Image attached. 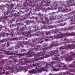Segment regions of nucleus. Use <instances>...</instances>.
I'll list each match as a JSON object with an SVG mask.
<instances>
[{
  "label": "nucleus",
  "instance_id": "obj_59",
  "mask_svg": "<svg viewBox=\"0 0 75 75\" xmlns=\"http://www.w3.org/2000/svg\"><path fill=\"white\" fill-rule=\"evenodd\" d=\"M73 63H74V64H75V61L73 62Z\"/></svg>",
  "mask_w": 75,
  "mask_h": 75
},
{
  "label": "nucleus",
  "instance_id": "obj_30",
  "mask_svg": "<svg viewBox=\"0 0 75 75\" xmlns=\"http://www.w3.org/2000/svg\"><path fill=\"white\" fill-rule=\"evenodd\" d=\"M48 45H47L45 43H44L43 44V47H46V46H47Z\"/></svg>",
  "mask_w": 75,
  "mask_h": 75
},
{
  "label": "nucleus",
  "instance_id": "obj_27",
  "mask_svg": "<svg viewBox=\"0 0 75 75\" xmlns=\"http://www.w3.org/2000/svg\"><path fill=\"white\" fill-rule=\"evenodd\" d=\"M4 8V6L3 5H1L0 6V8H1V9H3Z\"/></svg>",
  "mask_w": 75,
  "mask_h": 75
},
{
  "label": "nucleus",
  "instance_id": "obj_23",
  "mask_svg": "<svg viewBox=\"0 0 75 75\" xmlns=\"http://www.w3.org/2000/svg\"><path fill=\"white\" fill-rule=\"evenodd\" d=\"M70 23H71V24H73V23H74V22H75V20L74 19H70Z\"/></svg>",
  "mask_w": 75,
  "mask_h": 75
},
{
  "label": "nucleus",
  "instance_id": "obj_34",
  "mask_svg": "<svg viewBox=\"0 0 75 75\" xmlns=\"http://www.w3.org/2000/svg\"><path fill=\"white\" fill-rule=\"evenodd\" d=\"M69 67H70V68H75V66H73V65L72 66L71 65H70L69 66Z\"/></svg>",
  "mask_w": 75,
  "mask_h": 75
},
{
  "label": "nucleus",
  "instance_id": "obj_1",
  "mask_svg": "<svg viewBox=\"0 0 75 75\" xmlns=\"http://www.w3.org/2000/svg\"><path fill=\"white\" fill-rule=\"evenodd\" d=\"M59 45V44L57 43V42H53L52 45H51L50 46L48 47H45L42 49V50H44V51H43L42 52H40L39 53V57H41V58H46V57L48 56V55L46 54V50H48V48H51L52 47H57Z\"/></svg>",
  "mask_w": 75,
  "mask_h": 75
},
{
  "label": "nucleus",
  "instance_id": "obj_21",
  "mask_svg": "<svg viewBox=\"0 0 75 75\" xmlns=\"http://www.w3.org/2000/svg\"><path fill=\"white\" fill-rule=\"evenodd\" d=\"M11 68L7 66H6L5 67V69L6 70H8L9 69H11Z\"/></svg>",
  "mask_w": 75,
  "mask_h": 75
},
{
  "label": "nucleus",
  "instance_id": "obj_56",
  "mask_svg": "<svg viewBox=\"0 0 75 75\" xmlns=\"http://www.w3.org/2000/svg\"><path fill=\"white\" fill-rule=\"evenodd\" d=\"M25 71H27V69H25Z\"/></svg>",
  "mask_w": 75,
  "mask_h": 75
},
{
  "label": "nucleus",
  "instance_id": "obj_33",
  "mask_svg": "<svg viewBox=\"0 0 75 75\" xmlns=\"http://www.w3.org/2000/svg\"><path fill=\"white\" fill-rule=\"evenodd\" d=\"M69 40H67V42H66V43L65 44V45H66V44H67V43H69Z\"/></svg>",
  "mask_w": 75,
  "mask_h": 75
},
{
  "label": "nucleus",
  "instance_id": "obj_53",
  "mask_svg": "<svg viewBox=\"0 0 75 75\" xmlns=\"http://www.w3.org/2000/svg\"><path fill=\"white\" fill-rule=\"evenodd\" d=\"M26 22L27 23H29V21L28 20L26 21Z\"/></svg>",
  "mask_w": 75,
  "mask_h": 75
},
{
  "label": "nucleus",
  "instance_id": "obj_62",
  "mask_svg": "<svg viewBox=\"0 0 75 75\" xmlns=\"http://www.w3.org/2000/svg\"><path fill=\"white\" fill-rule=\"evenodd\" d=\"M48 9H50V7H49L48 8Z\"/></svg>",
  "mask_w": 75,
  "mask_h": 75
},
{
  "label": "nucleus",
  "instance_id": "obj_60",
  "mask_svg": "<svg viewBox=\"0 0 75 75\" xmlns=\"http://www.w3.org/2000/svg\"><path fill=\"white\" fill-rule=\"evenodd\" d=\"M27 38H25V39L26 40H27Z\"/></svg>",
  "mask_w": 75,
  "mask_h": 75
},
{
  "label": "nucleus",
  "instance_id": "obj_50",
  "mask_svg": "<svg viewBox=\"0 0 75 75\" xmlns=\"http://www.w3.org/2000/svg\"><path fill=\"white\" fill-rule=\"evenodd\" d=\"M8 74H9V73H8V71H7L6 72V75H8Z\"/></svg>",
  "mask_w": 75,
  "mask_h": 75
},
{
  "label": "nucleus",
  "instance_id": "obj_47",
  "mask_svg": "<svg viewBox=\"0 0 75 75\" xmlns=\"http://www.w3.org/2000/svg\"><path fill=\"white\" fill-rule=\"evenodd\" d=\"M13 53L12 52H11L9 54L10 55H13Z\"/></svg>",
  "mask_w": 75,
  "mask_h": 75
},
{
  "label": "nucleus",
  "instance_id": "obj_55",
  "mask_svg": "<svg viewBox=\"0 0 75 75\" xmlns=\"http://www.w3.org/2000/svg\"><path fill=\"white\" fill-rule=\"evenodd\" d=\"M34 57H35L36 58V57H37V55H34Z\"/></svg>",
  "mask_w": 75,
  "mask_h": 75
},
{
  "label": "nucleus",
  "instance_id": "obj_37",
  "mask_svg": "<svg viewBox=\"0 0 75 75\" xmlns=\"http://www.w3.org/2000/svg\"><path fill=\"white\" fill-rule=\"evenodd\" d=\"M50 34V32L48 31L47 33H46V35H48V34Z\"/></svg>",
  "mask_w": 75,
  "mask_h": 75
},
{
  "label": "nucleus",
  "instance_id": "obj_63",
  "mask_svg": "<svg viewBox=\"0 0 75 75\" xmlns=\"http://www.w3.org/2000/svg\"><path fill=\"white\" fill-rule=\"evenodd\" d=\"M67 40V39H66V38H65L64 40Z\"/></svg>",
  "mask_w": 75,
  "mask_h": 75
},
{
  "label": "nucleus",
  "instance_id": "obj_16",
  "mask_svg": "<svg viewBox=\"0 0 75 75\" xmlns=\"http://www.w3.org/2000/svg\"><path fill=\"white\" fill-rule=\"evenodd\" d=\"M52 59H53V60H54L55 61L57 60V61H58L59 62L60 61V60H59V58L57 57H55V58L53 57L52 58Z\"/></svg>",
  "mask_w": 75,
  "mask_h": 75
},
{
  "label": "nucleus",
  "instance_id": "obj_29",
  "mask_svg": "<svg viewBox=\"0 0 75 75\" xmlns=\"http://www.w3.org/2000/svg\"><path fill=\"white\" fill-rule=\"evenodd\" d=\"M62 8H63V7H62V6H61V7H59L58 8L59 9V10H62Z\"/></svg>",
  "mask_w": 75,
  "mask_h": 75
},
{
  "label": "nucleus",
  "instance_id": "obj_57",
  "mask_svg": "<svg viewBox=\"0 0 75 75\" xmlns=\"http://www.w3.org/2000/svg\"><path fill=\"white\" fill-rule=\"evenodd\" d=\"M25 16H23V20H25Z\"/></svg>",
  "mask_w": 75,
  "mask_h": 75
},
{
  "label": "nucleus",
  "instance_id": "obj_26",
  "mask_svg": "<svg viewBox=\"0 0 75 75\" xmlns=\"http://www.w3.org/2000/svg\"><path fill=\"white\" fill-rule=\"evenodd\" d=\"M54 62H51L49 63V64L50 65L52 66L53 65V64H54Z\"/></svg>",
  "mask_w": 75,
  "mask_h": 75
},
{
  "label": "nucleus",
  "instance_id": "obj_8",
  "mask_svg": "<svg viewBox=\"0 0 75 75\" xmlns=\"http://www.w3.org/2000/svg\"><path fill=\"white\" fill-rule=\"evenodd\" d=\"M50 52L51 55L54 54V57H58L59 56V54H58V50L50 51Z\"/></svg>",
  "mask_w": 75,
  "mask_h": 75
},
{
  "label": "nucleus",
  "instance_id": "obj_22",
  "mask_svg": "<svg viewBox=\"0 0 75 75\" xmlns=\"http://www.w3.org/2000/svg\"><path fill=\"white\" fill-rule=\"evenodd\" d=\"M23 43H24V42H23V41H19L18 42V44L19 45H22V44H23Z\"/></svg>",
  "mask_w": 75,
  "mask_h": 75
},
{
  "label": "nucleus",
  "instance_id": "obj_39",
  "mask_svg": "<svg viewBox=\"0 0 75 75\" xmlns=\"http://www.w3.org/2000/svg\"><path fill=\"white\" fill-rule=\"evenodd\" d=\"M32 66H33V67H36V65L34 64H33Z\"/></svg>",
  "mask_w": 75,
  "mask_h": 75
},
{
  "label": "nucleus",
  "instance_id": "obj_40",
  "mask_svg": "<svg viewBox=\"0 0 75 75\" xmlns=\"http://www.w3.org/2000/svg\"><path fill=\"white\" fill-rule=\"evenodd\" d=\"M6 45V47H9V46H10V45H9V44L8 43H7Z\"/></svg>",
  "mask_w": 75,
  "mask_h": 75
},
{
  "label": "nucleus",
  "instance_id": "obj_31",
  "mask_svg": "<svg viewBox=\"0 0 75 75\" xmlns=\"http://www.w3.org/2000/svg\"><path fill=\"white\" fill-rule=\"evenodd\" d=\"M65 25V23H61L60 24V26H64V25Z\"/></svg>",
  "mask_w": 75,
  "mask_h": 75
},
{
  "label": "nucleus",
  "instance_id": "obj_20",
  "mask_svg": "<svg viewBox=\"0 0 75 75\" xmlns=\"http://www.w3.org/2000/svg\"><path fill=\"white\" fill-rule=\"evenodd\" d=\"M41 20L42 21L43 24H46V22H44V21H43L44 20V19L43 18V17L41 18Z\"/></svg>",
  "mask_w": 75,
  "mask_h": 75
},
{
  "label": "nucleus",
  "instance_id": "obj_48",
  "mask_svg": "<svg viewBox=\"0 0 75 75\" xmlns=\"http://www.w3.org/2000/svg\"><path fill=\"white\" fill-rule=\"evenodd\" d=\"M1 29H2V26L0 27V31L1 30Z\"/></svg>",
  "mask_w": 75,
  "mask_h": 75
},
{
  "label": "nucleus",
  "instance_id": "obj_6",
  "mask_svg": "<svg viewBox=\"0 0 75 75\" xmlns=\"http://www.w3.org/2000/svg\"><path fill=\"white\" fill-rule=\"evenodd\" d=\"M59 64L56 65L57 67H59V68H62L63 67V69L65 70H67L69 68H66L67 66L65 65H64V64L62 63H59V62H57Z\"/></svg>",
  "mask_w": 75,
  "mask_h": 75
},
{
  "label": "nucleus",
  "instance_id": "obj_44",
  "mask_svg": "<svg viewBox=\"0 0 75 75\" xmlns=\"http://www.w3.org/2000/svg\"><path fill=\"white\" fill-rule=\"evenodd\" d=\"M30 22H31V23H34V21H30Z\"/></svg>",
  "mask_w": 75,
  "mask_h": 75
},
{
  "label": "nucleus",
  "instance_id": "obj_17",
  "mask_svg": "<svg viewBox=\"0 0 75 75\" xmlns=\"http://www.w3.org/2000/svg\"><path fill=\"white\" fill-rule=\"evenodd\" d=\"M73 3V2H71L67 1L66 4H67L68 5V6H69V5H73V3Z\"/></svg>",
  "mask_w": 75,
  "mask_h": 75
},
{
  "label": "nucleus",
  "instance_id": "obj_49",
  "mask_svg": "<svg viewBox=\"0 0 75 75\" xmlns=\"http://www.w3.org/2000/svg\"><path fill=\"white\" fill-rule=\"evenodd\" d=\"M4 42V41L0 40V42H1V43H3V42Z\"/></svg>",
  "mask_w": 75,
  "mask_h": 75
},
{
  "label": "nucleus",
  "instance_id": "obj_25",
  "mask_svg": "<svg viewBox=\"0 0 75 75\" xmlns=\"http://www.w3.org/2000/svg\"><path fill=\"white\" fill-rule=\"evenodd\" d=\"M13 7H14V4H11V8L10 10H12V8H13Z\"/></svg>",
  "mask_w": 75,
  "mask_h": 75
},
{
  "label": "nucleus",
  "instance_id": "obj_46",
  "mask_svg": "<svg viewBox=\"0 0 75 75\" xmlns=\"http://www.w3.org/2000/svg\"><path fill=\"white\" fill-rule=\"evenodd\" d=\"M1 58H3V56L0 55V60L1 59Z\"/></svg>",
  "mask_w": 75,
  "mask_h": 75
},
{
  "label": "nucleus",
  "instance_id": "obj_54",
  "mask_svg": "<svg viewBox=\"0 0 75 75\" xmlns=\"http://www.w3.org/2000/svg\"><path fill=\"white\" fill-rule=\"evenodd\" d=\"M20 24H21L20 23H18L17 25H20Z\"/></svg>",
  "mask_w": 75,
  "mask_h": 75
},
{
  "label": "nucleus",
  "instance_id": "obj_36",
  "mask_svg": "<svg viewBox=\"0 0 75 75\" xmlns=\"http://www.w3.org/2000/svg\"><path fill=\"white\" fill-rule=\"evenodd\" d=\"M57 17H58V19L61 18H62L61 16H60V15H59Z\"/></svg>",
  "mask_w": 75,
  "mask_h": 75
},
{
  "label": "nucleus",
  "instance_id": "obj_9",
  "mask_svg": "<svg viewBox=\"0 0 75 75\" xmlns=\"http://www.w3.org/2000/svg\"><path fill=\"white\" fill-rule=\"evenodd\" d=\"M44 35V33H43V32H40V31H38L36 34H33V35L34 36H40V35Z\"/></svg>",
  "mask_w": 75,
  "mask_h": 75
},
{
  "label": "nucleus",
  "instance_id": "obj_2",
  "mask_svg": "<svg viewBox=\"0 0 75 75\" xmlns=\"http://www.w3.org/2000/svg\"><path fill=\"white\" fill-rule=\"evenodd\" d=\"M54 34H57V33H59L56 35H54L53 36H50V37H47V39H45V41H51V40H52L53 39H57V38H62L63 37H65L64 34L63 33H61L59 32H58L57 31L55 32H54Z\"/></svg>",
  "mask_w": 75,
  "mask_h": 75
},
{
  "label": "nucleus",
  "instance_id": "obj_61",
  "mask_svg": "<svg viewBox=\"0 0 75 75\" xmlns=\"http://www.w3.org/2000/svg\"><path fill=\"white\" fill-rule=\"evenodd\" d=\"M15 68L17 69V67H15Z\"/></svg>",
  "mask_w": 75,
  "mask_h": 75
},
{
  "label": "nucleus",
  "instance_id": "obj_43",
  "mask_svg": "<svg viewBox=\"0 0 75 75\" xmlns=\"http://www.w3.org/2000/svg\"><path fill=\"white\" fill-rule=\"evenodd\" d=\"M41 1V0H36V2H37V3H38V2H39V1Z\"/></svg>",
  "mask_w": 75,
  "mask_h": 75
},
{
  "label": "nucleus",
  "instance_id": "obj_38",
  "mask_svg": "<svg viewBox=\"0 0 75 75\" xmlns=\"http://www.w3.org/2000/svg\"><path fill=\"white\" fill-rule=\"evenodd\" d=\"M26 57H32V56H31V55H29V56L27 55L26 56Z\"/></svg>",
  "mask_w": 75,
  "mask_h": 75
},
{
  "label": "nucleus",
  "instance_id": "obj_64",
  "mask_svg": "<svg viewBox=\"0 0 75 75\" xmlns=\"http://www.w3.org/2000/svg\"><path fill=\"white\" fill-rule=\"evenodd\" d=\"M25 27H26V25H25Z\"/></svg>",
  "mask_w": 75,
  "mask_h": 75
},
{
  "label": "nucleus",
  "instance_id": "obj_45",
  "mask_svg": "<svg viewBox=\"0 0 75 75\" xmlns=\"http://www.w3.org/2000/svg\"><path fill=\"white\" fill-rule=\"evenodd\" d=\"M14 61L15 62H18V60H14Z\"/></svg>",
  "mask_w": 75,
  "mask_h": 75
},
{
  "label": "nucleus",
  "instance_id": "obj_18",
  "mask_svg": "<svg viewBox=\"0 0 75 75\" xmlns=\"http://www.w3.org/2000/svg\"><path fill=\"white\" fill-rule=\"evenodd\" d=\"M33 49L32 50L31 49H30L29 50V52H27V54H28V55H30V54H31V51H33Z\"/></svg>",
  "mask_w": 75,
  "mask_h": 75
},
{
  "label": "nucleus",
  "instance_id": "obj_42",
  "mask_svg": "<svg viewBox=\"0 0 75 75\" xmlns=\"http://www.w3.org/2000/svg\"><path fill=\"white\" fill-rule=\"evenodd\" d=\"M9 14V12L8 11L7 12H6V15H8Z\"/></svg>",
  "mask_w": 75,
  "mask_h": 75
},
{
  "label": "nucleus",
  "instance_id": "obj_32",
  "mask_svg": "<svg viewBox=\"0 0 75 75\" xmlns=\"http://www.w3.org/2000/svg\"><path fill=\"white\" fill-rule=\"evenodd\" d=\"M9 63L10 65H13V62H12V61H11L9 62Z\"/></svg>",
  "mask_w": 75,
  "mask_h": 75
},
{
  "label": "nucleus",
  "instance_id": "obj_52",
  "mask_svg": "<svg viewBox=\"0 0 75 75\" xmlns=\"http://www.w3.org/2000/svg\"><path fill=\"white\" fill-rule=\"evenodd\" d=\"M27 1H28V0H27V1H26V4H27V6H28V3H27Z\"/></svg>",
  "mask_w": 75,
  "mask_h": 75
},
{
  "label": "nucleus",
  "instance_id": "obj_19",
  "mask_svg": "<svg viewBox=\"0 0 75 75\" xmlns=\"http://www.w3.org/2000/svg\"><path fill=\"white\" fill-rule=\"evenodd\" d=\"M21 13H20V12H18V16H20V14L21 13H22V14H24V12H23V11H21Z\"/></svg>",
  "mask_w": 75,
  "mask_h": 75
},
{
  "label": "nucleus",
  "instance_id": "obj_13",
  "mask_svg": "<svg viewBox=\"0 0 75 75\" xmlns=\"http://www.w3.org/2000/svg\"><path fill=\"white\" fill-rule=\"evenodd\" d=\"M72 28L71 27H70L69 28H62L61 29V30L62 31H67V30H68V31L69 30H72Z\"/></svg>",
  "mask_w": 75,
  "mask_h": 75
},
{
  "label": "nucleus",
  "instance_id": "obj_58",
  "mask_svg": "<svg viewBox=\"0 0 75 75\" xmlns=\"http://www.w3.org/2000/svg\"><path fill=\"white\" fill-rule=\"evenodd\" d=\"M3 13H4V14H5V13H6V12L4 11V12H3Z\"/></svg>",
  "mask_w": 75,
  "mask_h": 75
},
{
  "label": "nucleus",
  "instance_id": "obj_28",
  "mask_svg": "<svg viewBox=\"0 0 75 75\" xmlns=\"http://www.w3.org/2000/svg\"><path fill=\"white\" fill-rule=\"evenodd\" d=\"M33 27L34 28H38V26L37 25H35L33 26Z\"/></svg>",
  "mask_w": 75,
  "mask_h": 75
},
{
  "label": "nucleus",
  "instance_id": "obj_12",
  "mask_svg": "<svg viewBox=\"0 0 75 75\" xmlns=\"http://www.w3.org/2000/svg\"><path fill=\"white\" fill-rule=\"evenodd\" d=\"M49 6L52 7H57L58 6V4L57 2H55L54 4H52V5L50 4Z\"/></svg>",
  "mask_w": 75,
  "mask_h": 75
},
{
  "label": "nucleus",
  "instance_id": "obj_7",
  "mask_svg": "<svg viewBox=\"0 0 75 75\" xmlns=\"http://www.w3.org/2000/svg\"><path fill=\"white\" fill-rule=\"evenodd\" d=\"M49 68V67H47V66L45 67L39 68L37 69V71L38 73H41V72H42V71H48L47 68Z\"/></svg>",
  "mask_w": 75,
  "mask_h": 75
},
{
  "label": "nucleus",
  "instance_id": "obj_5",
  "mask_svg": "<svg viewBox=\"0 0 75 75\" xmlns=\"http://www.w3.org/2000/svg\"><path fill=\"white\" fill-rule=\"evenodd\" d=\"M27 59H28L27 58H24L20 59V62H19V65H23L24 64H25L26 65H28L29 64V62Z\"/></svg>",
  "mask_w": 75,
  "mask_h": 75
},
{
  "label": "nucleus",
  "instance_id": "obj_51",
  "mask_svg": "<svg viewBox=\"0 0 75 75\" xmlns=\"http://www.w3.org/2000/svg\"><path fill=\"white\" fill-rule=\"evenodd\" d=\"M23 55L21 54H19V57H22Z\"/></svg>",
  "mask_w": 75,
  "mask_h": 75
},
{
  "label": "nucleus",
  "instance_id": "obj_3",
  "mask_svg": "<svg viewBox=\"0 0 75 75\" xmlns=\"http://www.w3.org/2000/svg\"><path fill=\"white\" fill-rule=\"evenodd\" d=\"M37 43H39L38 40L36 38L33 41V42L31 45H30L31 47H36V48L35 49V51H38L39 49L40 48V47H41V46L40 45H38L37 46Z\"/></svg>",
  "mask_w": 75,
  "mask_h": 75
},
{
  "label": "nucleus",
  "instance_id": "obj_24",
  "mask_svg": "<svg viewBox=\"0 0 75 75\" xmlns=\"http://www.w3.org/2000/svg\"><path fill=\"white\" fill-rule=\"evenodd\" d=\"M53 70L54 71H59V69H56V68H54L53 69Z\"/></svg>",
  "mask_w": 75,
  "mask_h": 75
},
{
  "label": "nucleus",
  "instance_id": "obj_11",
  "mask_svg": "<svg viewBox=\"0 0 75 75\" xmlns=\"http://www.w3.org/2000/svg\"><path fill=\"white\" fill-rule=\"evenodd\" d=\"M46 2L47 5V6H50V4L51 2H50V1L48 2V1L47 0H43L41 2V3L42 4H43V3L45 4L46 3Z\"/></svg>",
  "mask_w": 75,
  "mask_h": 75
},
{
  "label": "nucleus",
  "instance_id": "obj_14",
  "mask_svg": "<svg viewBox=\"0 0 75 75\" xmlns=\"http://www.w3.org/2000/svg\"><path fill=\"white\" fill-rule=\"evenodd\" d=\"M29 74H35L36 73V70L35 69H33L29 71Z\"/></svg>",
  "mask_w": 75,
  "mask_h": 75
},
{
  "label": "nucleus",
  "instance_id": "obj_10",
  "mask_svg": "<svg viewBox=\"0 0 75 75\" xmlns=\"http://www.w3.org/2000/svg\"><path fill=\"white\" fill-rule=\"evenodd\" d=\"M53 20H54V16H51L50 17V20H48V18H47V19L46 20V21L47 23H48L49 21H52Z\"/></svg>",
  "mask_w": 75,
  "mask_h": 75
},
{
  "label": "nucleus",
  "instance_id": "obj_15",
  "mask_svg": "<svg viewBox=\"0 0 75 75\" xmlns=\"http://www.w3.org/2000/svg\"><path fill=\"white\" fill-rule=\"evenodd\" d=\"M75 34L74 33H66V35L67 36H71L72 35H75Z\"/></svg>",
  "mask_w": 75,
  "mask_h": 75
},
{
  "label": "nucleus",
  "instance_id": "obj_41",
  "mask_svg": "<svg viewBox=\"0 0 75 75\" xmlns=\"http://www.w3.org/2000/svg\"><path fill=\"white\" fill-rule=\"evenodd\" d=\"M63 7L65 8H67V5H64V6Z\"/></svg>",
  "mask_w": 75,
  "mask_h": 75
},
{
  "label": "nucleus",
  "instance_id": "obj_35",
  "mask_svg": "<svg viewBox=\"0 0 75 75\" xmlns=\"http://www.w3.org/2000/svg\"><path fill=\"white\" fill-rule=\"evenodd\" d=\"M5 72H6L5 71H4L3 73H0V75H3V74H4Z\"/></svg>",
  "mask_w": 75,
  "mask_h": 75
},
{
  "label": "nucleus",
  "instance_id": "obj_4",
  "mask_svg": "<svg viewBox=\"0 0 75 75\" xmlns=\"http://www.w3.org/2000/svg\"><path fill=\"white\" fill-rule=\"evenodd\" d=\"M75 47V45L74 44H69L67 46H65L61 47L60 48V49L61 50H67L68 48H70L71 50L74 49Z\"/></svg>",
  "mask_w": 75,
  "mask_h": 75
}]
</instances>
